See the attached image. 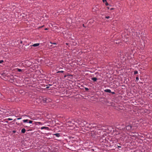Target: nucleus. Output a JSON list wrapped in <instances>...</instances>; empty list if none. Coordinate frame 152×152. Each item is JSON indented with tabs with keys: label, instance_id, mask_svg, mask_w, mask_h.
<instances>
[{
	"label": "nucleus",
	"instance_id": "1",
	"mask_svg": "<svg viewBox=\"0 0 152 152\" xmlns=\"http://www.w3.org/2000/svg\"><path fill=\"white\" fill-rule=\"evenodd\" d=\"M51 100L50 99H48L46 98H44L43 99V102L44 103H48Z\"/></svg>",
	"mask_w": 152,
	"mask_h": 152
},
{
	"label": "nucleus",
	"instance_id": "2",
	"mask_svg": "<svg viewBox=\"0 0 152 152\" xmlns=\"http://www.w3.org/2000/svg\"><path fill=\"white\" fill-rule=\"evenodd\" d=\"M132 128V126L131 125H127L126 126V129L127 130H130Z\"/></svg>",
	"mask_w": 152,
	"mask_h": 152
},
{
	"label": "nucleus",
	"instance_id": "3",
	"mask_svg": "<svg viewBox=\"0 0 152 152\" xmlns=\"http://www.w3.org/2000/svg\"><path fill=\"white\" fill-rule=\"evenodd\" d=\"M41 129L42 130L45 129L47 130H50L49 128L48 127L42 126L41 128Z\"/></svg>",
	"mask_w": 152,
	"mask_h": 152
},
{
	"label": "nucleus",
	"instance_id": "4",
	"mask_svg": "<svg viewBox=\"0 0 152 152\" xmlns=\"http://www.w3.org/2000/svg\"><path fill=\"white\" fill-rule=\"evenodd\" d=\"M39 45V43H38L34 44L33 45H31V46H33L34 47H36L38 46Z\"/></svg>",
	"mask_w": 152,
	"mask_h": 152
},
{
	"label": "nucleus",
	"instance_id": "5",
	"mask_svg": "<svg viewBox=\"0 0 152 152\" xmlns=\"http://www.w3.org/2000/svg\"><path fill=\"white\" fill-rule=\"evenodd\" d=\"M104 91L107 92L111 93V91L110 89H106L104 90Z\"/></svg>",
	"mask_w": 152,
	"mask_h": 152
},
{
	"label": "nucleus",
	"instance_id": "6",
	"mask_svg": "<svg viewBox=\"0 0 152 152\" xmlns=\"http://www.w3.org/2000/svg\"><path fill=\"white\" fill-rule=\"evenodd\" d=\"M26 129L24 128H23L21 130V132L22 133H24L26 132Z\"/></svg>",
	"mask_w": 152,
	"mask_h": 152
},
{
	"label": "nucleus",
	"instance_id": "7",
	"mask_svg": "<svg viewBox=\"0 0 152 152\" xmlns=\"http://www.w3.org/2000/svg\"><path fill=\"white\" fill-rule=\"evenodd\" d=\"M92 80H93L94 82H96V81L97 80V79L96 77H93L91 78Z\"/></svg>",
	"mask_w": 152,
	"mask_h": 152
},
{
	"label": "nucleus",
	"instance_id": "8",
	"mask_svg": "<svg viewBox=\"0 0 152 152\" xmlns=\"http://www.w3.org/2000/svg\"><path fill=\"white\" fill-rule=\"evenodd\" d=\"M54 135H55L56 137H60V135L59 133H56L54 134Z\"/></svg>",
	"mask_w": 152,
	"mask_h": 152
},
{
	"label": "nucleus",
	"instance_id": "9",
	"mask_svg": "<svg viewBox=\"0 0 152 152\" xmlns=\"http://www.w3.org/2000/svg\"><path fill=\"white\" fill-rule=\"evenodd\" d=\"M37 125H42L43 124L41 122H36Z\"/></svg>",
	"mask_w": 152,
	"mask_h": 152
},
{
	"label": "nucleus",
	"instance_id": "10",
	"mask_svg": "<svg viewBox=\"0 0 152 152\" xmlns=\"http://www.w3.org/2000/svg\"><path fill=\"white\" fill-rule=\"evenodd\" d=\"M29 121L28 119H25L23 120V121L24 123L28 122V121Z\"/></svg>",
	"mask_w": 152,
	"mask_h": 152
},
{
	"label": "nucleus",
	"instance_id": "11",
	"mask_svg": "<svg viewBox=\"0 0 152 152\" xmlns=\"http://www.w3.org/2000/svg\"><path fill=\"white\" fill-rule=\"evenodd\" d=\"M18 71V72H21L22 71V70L19 69H17Z\"/></svg>",
	"mask_w": 152,
	"mask_h": 152
},
{
	"label": "nucleus",
	"instance_id": "12",
	"mask_svg": "<svg viewBox=\"0 0 152 152\" xmlns=\"http://www.w3.org/2000/svg\"><path fill=\"white\" fill-rule=\"evenodd\" d=\"M138 73V72L137 71H135L134 72V74L136 75Z\"/></svg>",
	"mask_w": 152,
	"mask_h": 152
},
{
	"label": "nucleus",
	"instance_id": "13",
	"mask_svg": "<svg viewBox=\"0 0 152 152\" xmlns=\"http://www.w3.org/2000/svg\"><path fill=\"white\" fill-rule=\"evenodd\" d=\"M64 72V71H58L57 72V73H63Z\"/></svg>",
	"mask_w": 152,
	"mask_h": 152
},
{
	"label": "nucleus",
	"instance_id": "14",
	"mask_svg": "<svg viewBox=\"0 0 152 152\" xmlns=\"http://www.w3.org/2000/svg\"><path fill=\"white\" fill-rule=\"evenodd\" d=\"M105 4L106 5V6L108 5L109 4H108V3L107 2V1H105Z\"/></svg>",
	"mask_w": 152,
	"mask_h": 152
},
{
	"label": "nucleus",
	"instance_id": "15",
	"mask_svg": "<svg viewBox=\"0 0 152 152\" xmlns=\"http://www.w3.org/2000/svg\"><path fill=\"white\" fill-rule=\"evenodd\" d=\"M28 121H29L28 123H29V124H31V123H32L33 122V121H32L29 120Z\"/></svg>",
	"mask_w": 152,
	"mask_h": 152
},
{
	"label": "nucleus",
	"instance_id": "16",
	"mask_svg": "<svg viewBox=\"0 0 152 152\" xmlns=\"http://www.w3.org/2000/svg\"><path fill=\"white\" fill-rule=\"evenodd\" d=\"M136 79L137 81H138L139 80V77H138V76L136 77Z\"/></svg>",
	"mask_w": 152,
	"mask_h": 152
},
{
	"label": "nucleus",
	"instance_id": "17",
	"mask_svg": "<svg viewBox=\"0 0 152 152\" xmlns=\"http://www.w3.org/2000/svg\"><path fill=\"white\" fill-rule=\"evenodd\" d=\"M85 89L86 91H88L89 90L88 88H85Z\"/></svg>",
	"mask_w": 152,
	"mask_h": 152
},
{
	"label": "nucleus",
	"instance_id": "18",
	"mask_svg": "<svg viewBox=\"0 0 152 152\" xmlns=\"http://www.w3.org/2000/svg\"><path fill=\"white\" fill-rule=\"evenodd\" d=\"M3 61L2 60H0V64L2 63Z\"/></svg>",
	"mask_w": 152,
	"mask_h": 152
},
{
	"label": "nucleus",
	"instance_id": "19",
	"mask_svg": "<svg viewBox=\"0 0 152 152\" xmlns=\"http://www.w3.org/2000/svg\"><path fill=\"white\" fill-rule=\"evenodd\" d=\"M8 120H9V121H11L12 120V118H8Z\"/></svg>",
	"mask_w": 152,
	"mask_h": 152
},
{
	"label": "nucleus",
	"instance_id": "20",
	"mask_svg": "<svg viewBox=\"0 0 152 152\" xmlns=\"http://www.w3.org/2000/svg\"><path fill=\"white\" fill-rule=\"evenodd\" d=\"M50 43L51 44H53L54 45H56V43H52L51 42H50Z\"/></svg>",
	"mask_w": 152,
	"mask_h": 152
},
{
	"label": "nucleus",
	"instance_id": "21",
	"mask_svg": "<svg viewBox=\"0 0 152 152\" xmlns=\"http://www.w3.org/2000/svg\"><path fill=\"white\" fill-rule=\"evenodd\" d=\"M83 124H84V125H86V124H87V123L86 121H84Z\"/></svg>",
	"mask_w": 152,
	"mask_h": 152
},
{
	"label": "nucleus",
	"instance_id": "22",
	"mask_svg": "<svg viewBox=\"0 0 152 152\" xmlns=\"http://www.w3.org/2000/svg\"><path fill=\"white\" fill-rule=\"evenodd\" d=\"M105 18L107 19H109L110 18V17L109 16H106Z\"/></svg>",
	"mask_w": 152,
	"mask_h": 152
},
{
	"label": "nucleus",
	"instance_id": "23",
	"mask_svg": "<svg viewBox=\"0 0 152 152\" xmlns=\"http://www.w3.org/2000/svg\"><path fill=\"white\" fill-rule=\"evenodd\" d=\"M102 1L104 3H105V1H106V0H102Z\"/></svg>",
	"mask_w": 152,
	"mask_h": 152
},
{
	"label": "nucleus",
	"instance_id": "24",
	"mask_svg": "<svg viewBox=\"0 0 152 152\" xmlns=\"http://www.w3.org/2000/svg\"><path fill=\"white\" fill-rule=\"evenodd\" d=\"M21 119V118H18L17 119V120H20Z\"/></svg>",
	"mask_w": 152,
	"mask_h": 152
},
{
	"label": "nucleus",
	"instance_id": "25",
	"mask_svg": "<svg viewBox=\"0 0 152 152\" xmlns=\"http://www.w3.org/2000/svg\"><path fill=\"white\" fill-rule=\"evenodd\" d=\"M111 93L112 94H115V92H111Z\"/></svg>",
	"mask_w": 152,
	"mask_h": 152
},
{
	"label": "nucleus",
	"instance_id": "26",
	"mask_svg": "<svg viewBox=\"0 0 152 152\" xmlns=\"http://www.w3.org/2000/svg\"><path fill=\"white\" fill-rule=\"evenodd\" d=\"M113 8H110V10H113Z\"/></svg>",
	"mask_w": 152,
	"mask_h": 152
},
{
	"label": "nucleus",
	"instance_id": "27",
	"mask_svg": "<svg viewBox=\"0 0 152 152\" xmlns=\"http://www.w3.org/2000/svg\"><path fill=\"white\" fill-rule=\"evenodd\" d=\"M49 88V87H46V88H47V89H48V88Z\"/></svg>",
	"mask_w": 152,
	"mask_h": 152
},
{
	"label": "nucleus",
	"instance_id": "28",
	"mask_svg": "<svg viewBox=\"0 0 152 152\" xmlns=\"http://www.w3.org/2000/svg\"><path fill=\"white\" fill-rule=\"evenodd\" d=\"M118 147L119 148H121V146H118Z\"/></svg>",
	"mask_w": 152,
	"mask_h": 152
},
{
	"label": "nucleus",
	"instance_id": "29",
	"mask_svg": "<svg viewBox=\"0 0 152 152\" xmlns=\"http://www.w3.org/2000/svg\"><path fill=\"white\" fill-rule=\"evenodd\" d=\"M83 26L84 27H85V26H84V24H83Z\"/></svg>",
	"mask_w": 152,
	"mask_h": 152
},
{
	"label": "nucleus",
	"instance_id": "30",
	"mask_svg": "<svg viewBox=\"0 0 152 152\" xmlns=\"http://www.w3.org/2000/svg\"><path fill=\"white\" fill-rule=\"evenodd\" d=\"M13 133H15V131H13Z\"/></svg>",
	"mask_w": 152,
	"mask_h": 152
},
{
	"label": "nucleus",
	"instance_id": "31",
	"mask_svg": "<svg viewBox=\"0 0 152 152\" xmlns=\"http://www.w3.org/2000/svg\"><path fill=\"white\" fill-rule=\"evenodd\" d=\"M48 29L47 28H46L45 29V30H48Z\"/></svg>",
	"mask_w": 152,
	"mask_h": 152
},
{
	"label": "nucleus",
	"instance_id": "32",
	"mask_svg": "<svg viewBox=\"0 0 152 152\" xmlns=\"http://www.w3.org/2000/svg\"><path fill=\"white\" fill-rule=\"evenodd\" d=\"M107 8L109 9V7H107Z\"/></svg>",
	"mask_w": 152,
	"mask_h": 152
},
{
	"label": "nucleus",
	"instance_id": "33",
	"mask_svg": "<svg viewBox=\"0 0 152 152\" xmlns=\"http://www.w3.org/2000/svg\"><path fill=\"white\" fill-rule=\"evenodd\" d=\"M66 44L67 45H68V43H66Z\"/></svg>",
	"mask_w": 152,
	"mask_h": 152
}]
</instances>
